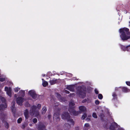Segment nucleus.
Here are the masks:
<instances>
[{"mask_svg": "<svg viewBox=\"0 0 130 130\" xmlns=\"http://www.w3.org/2000/svg\"><path fill=\"white\" fill-rule=\"evenodd\" d=\"M87 116V114L86 113H84L83 115L82 116V119H84L85 118H86Z\"/></svg>", "mask_w": 130, "mask_h": 130, "instance_id": "nucleus-24", "label": "nucleus"}, {"mask_svg": "<svg viewBox=\"0 0 130 130\" xmlns=\"http://www.w3.org/2000/svg\"><path fill=\"white\" fill-rule=\"evenodd\" d=\"M46 109L45 107H43L42 109V113L43 114L46 111Z\"/></svg>", "mask_w": 130, "mask_h": 130, "instance_id": "nucleus-21", "label": "nucleus"}, {"mask_svg": "<svg viewBox=\"0 0 130 130\" xmlns=\"http://www.w3.org/2000/svg\"><path fill=\"white\" fill-rule=\"evenodd\" d=\"M57 94L58 95V96H60V95L59 94Z\"/></svg>", "mask_w": 130, "mask_h": 130, "instance_id": "nucleus-42", "label": "nucleus"}, {"mask_svg": "<svg viewBox=\"0 0 130 130\" xmlns=\"http://www.w3.org/2000/svg\"><path fill=\"white\" fill-rule=\"evenodd\" d=\"M95 92L96 94H98L99 93L97 89H95Z\"/></svg>", "mask_w": 130, "mask_h": 130, "instance_id": "nucleus-34", "label": "nucleus"}, {"mask_svg": "<svg viewBox=\"0 0 130 130\" xmlns=\"http://www.w3.org/2000/svg\"><path fill=\"white\" fill-rule=\"evenodd\" d=\"M67 125V124H66V126Z\"/></svg>", "mask_w": 130, "mask_h": 130, "instance_id": "nucleus-44", "label": "nucleus"}, {"mask_svg": "<svg viewBox=\"0 0 130 130\" xmlns=\"http://www.w3.org/2000/svg\"><path fill=\"white\" fill-rule=\"evenodd\" d=\"M109 129L110 130H116L118 129L119 130H124L122 128H120L119 126H118L117 123L115 122L111 124L109 127Z\"/></svg>", "mask_w": 130, "mask_h": 130, "instance_id": "nucleus-5", "label": "nucleus"}, {"mask_svg": "<svg viewBox=\"0 0 130 130\" xmlns=\"http://www.w3.org/2000/svg\"><path fill=\"white\" fill-rule=\"evenodd\" d=\"M65 92L67 94H69V91L66 90H65Z\"/></svg>", "mask_w": 130, "mask_h": 130, "instance_id": "nucleus-36", "label": "nucleus"}, {"mask_svg": "<svg viewBox=\"0 0 130 130\" xmlns=\"http://www.w3.org/2000/svg\"><path fill=\"white\" fill-rule=\"evenodd\" d=\"M57 80L54 79L52 80H50V82L51 85H53L56 83L57 82Z\"/></svg>", "mask_w": 130, "mask_h": 130, "instance_id": "nucleus-16", "label": "nucleus"}, {"mask_svg": "<svg viewBox=\"0 0 130 130\" xmlns=\"http://www.w3.org/2000/svg\"><path fill=\"white\" fill-rule=\"evenodd\" d=\"M129 24H129V25L130 26V21H129Z\"/></svg>", "mask_w": 130, "mask_h": 130, "instance_id": "nucleus-43", "label": "nucleus"}, {"mask_svg": "<svg viewBox=\"0 0 130 130\" xmlns=\"http://www.w3.org/2000/svg\"><path fill=\"white\" fill-rule=\"evenodd\" d=\"M5 90L6 91V93L8 95L10 96H11V90L10 88L5 87Z\"/></svg>", "mask_w": 130, "mask_h": 130, "instance_id": "nucleus-10", "label": "nucleus"}, {"mask_svg": "<svg viewBox=\"0 0 130 130\" xmlns=\"http://www.w3.org/2000/svg\"><path fill=\"white\" fill-rule=\"evenodd\" d=\"M90 126L89 124L88 123H86L84 124V130H87Z\"/></svg>", "mask_w": 130, "mask_h": 130, "instance_id": "nucleus-15", "label": "nucleus"}, {"mask_svg": "<svg viewBox=\"0 0 130 130\" xmlns=\"http://www.w3.org/2000/svg\"><path fill=\"white\" fill-rule=\"evenodd\" d=\"M22 120V119L20 118L18 120V123H20Z\"/></svg>", "mask_w": 130, "mask_h": 130, "instance_id": "nucleus-28", "label": "nucleus"}, {"mask_svg": "<svg viewBox=\"0 0 130 130\" xmlns=\"http://www.w3.org/2000/svg\"><path fill=\"white\" fill-rule=\"evenodd\" d=\"M53 120L54 121H58L59 120V113H55L53 116Z\"/></svg>", "mask_w": 130, "mask_h": 130, "instance_id": "nucleus-9", "label": "nucleus"}, {"mask_svg": "<svg viewBox=\"0 0 130 130\" xmlns=\"http://www.w3.org/2000/svg\"><path fill=\"white\" fill-rule=\"evenodd\" d=\"M122 91L125 92H128L129 91V90L125 87H123L122 88Z\"/></svg>", "mask_w": 130, "mask_h": 130, "instance_id": "nucleus-20", "label": "nucleus"}, {"mask_svg": "<svg viewBox=\"0 0 130 130\" xmlns=\"http://www.w3.org/2000/svg\"><path fill=\"white\" fill-rule=\"evenodd\" d=\"M0 98L2 102L4 103L3 104H2L0 105V110L3 109L5 108H6L7 106L6 103L5 102L6 101V100L5 98L1 96L0 97Z\"/></svg>", "mask_w": 130, "mask_h": 130, "instance_id": "nucleus-6", "label": "nucleus"}, {"mask_svg": "<svg viewBox=\"0 0 130 130\" xmlns=\"http://www.w3.org/2000/svg\"><path fill=\"white\" fill-rule=\"evenodd\" d=\"M103 97V96L101 94H99L98 96V98L100 99H102Z\"/></svg>", "mask_w": 130, "mask_h": 130, "instance_id": "nucleus-26", "label": "nucleus"}, {"mask_svg": "<svg viewBox=\"0 0 130 130\" xmlns=\"http://www.w3.org/2000/svg\"><path fill=\"white\" fill-rule=\"evenodd\" d=\"M42 76H45V74H43V75H42Z\"/></svg>", "mask_w": 130, "mask_h": 130, "instance_id": "nucleus-41", "label": "nucleus"}, {"mask_svg": "<svg viewBox=\"0 0 130 130\" xmlns=\"http://www.w3.org/2000/svg\"><path fill=\"white\" fill-rule=\"evenodd\" d=\"M112 96H113L114 99H116L117 98V95L115 93H113Z\"/></svg>", "mask_w": 130, "mask_h": 130, "instance_id": "nucleus-27", "label": "nucleus"}, {"mask_svg": "<svg viewBox=\"0 0 130 130\" xmlns=\"http://www.w3.org/2000/svg\"><path fill=\"white\" fill-rule=\"evenodd\" d=\"M70 118V116L68 112H64L62 114V119L68 120L70 123L71 125H73L74 124V122L72 119H69Z\"/></svg>", "mask_w": 130, "mask_h": 130, "instance_id": "nucleus-3", "label": "nucleus"}, {"mask_svg": "<svg viewBox=\"0 0 130 130\" xmlns=\"http://www.w3.org/2000/svg\"><path fill=\"white\" fill-rule=\"evenodd\" d=\"M67 89L70 91H73L74 90L73 86H69L67 87Z\"/></svg>", "mask_w": 130, "mask_h": 130, "instance_id": "nucleus-17", "label": "nucleus"}, {"mask_svg": "<svg viewBox=\"0 0 130 130\" xmlns=\"http://www.w3.org/2000/svg\"><path fill=\"white\" fill-rule=\"evenodd\" d=\"M128 47H129V46H127L126 47H125L124 46H121V48L123 51H126L128 50V51H129V50H128Z\"/></svg>", "mask_w": 130, "mask_h": 130, "instance_id": "nucleus-19", "label": "nucleus"}, {"mask_svg": "<svg viewBox=\"0 0 130 130\" xmlns=\"http://www.w3.org/2000/svg\"><path fill=\"white\" fill-rule=\"evenodd\" d=\"M29 93L31 97L34 99L36 98L37 95L36 94L35 91L34 90H31L29 91Z\"/></svg>", "mask_w": 130, "mask_h": 130, "instance_id": "nucleus-8", "label": "nucleus"}, {"mask_svg": "<svg viewBox=\"0 0 130 130\" xmlns=\"http://www.w3.org/2000/svg\"><path fill=\"white\" fill-rule=\"evenodd\" d=\"M74 105V104L73 102H71L69 103V106L70 108L69 109V111L74 116H76L78 115V113H80V111H75L74 109V107H72Z\"/></svg>", "mask_w": 130, "mask_h": 130, "instance_id": "nucleus-2", "label": "nucleus"}, {"mask_svg": "<svg viewBox=\"0 0 130 130\" xmlns=\"http://www.w3.org/2000/svg\"><path fill=\"white\" fill-rule=\"evenodd\" d=\"M86 93V91L85 90H81L79 93V96L80 97L82 98H84L85 96Z\"/></svg>", "mask_w": 130, "mask_h": 130, "instance_id": "nucleus-12", "label": "nucleus"}, {"mask_svg": "<svg viewBox=\"0 0 130 130\" xmlns=\"http://www.w3.org/2000/svg\"><path fill=\"white\" fill-rule=\"evenodd\" d=\"M14 91L17 92L19 90V88H15L14 89Z\"/></svg>", "mask_w": 130, "mask_h": 130, "instance_id": "nucleus-30", "label": "nucleus"}, {"mask_svg": "<svg viewBox=\"0 0 130 130\" xmlns=\"http://www.w3.org/2000/svg\"><path fill=\"white\" fill-rule=\"evenodd\" d=\"M36 108V107L35 106H33L31 107L30 111V113L32 116H34L37 117L39 115L38 112L35 111Z\"/></svg>", "mask_w": 130, "mask_h": 130, "instance_id": "nucleus-4", "label": "nucleus"}, {"mask_svg": "<svg viewBox=\"0 0 130 130\" xmlns=\"http://www.w3.org/2000/svg\"><path fill=\"white\" fill-rule=\"evenodd\" d=\"M95 103L96 105L99 104V101L98 100H96L95 101Z\"/></svg>", "mask_w": 130, "mask_h": 130, "instance_id": "nucleus-29", "label": "nucleus"}, {"mask_svg": "<svg viewBox=\"0 0 130 130\" xmlns=\"http://www.w3.org/2000/svg\"><path fill=\"white\" fill-rule=\"evenodd\" d=\"M41 106V105L40 104H38V105L37 107H38V108L39 109L40 108Z\"/></svg>", "mask_w": 130, "mask_h": 130, "instance_id": "nucleus-35", "label": "nucleus"}, {"mask_svg": "<svg viewBox=\"0 0 130 130\" xmlns=\"http://www.w3.org/2000/svg\"><path fill=\"white\" fill-rule=\"evenodd\" d=\"M126 84L129 86H130V82H126Z\"/></svg>", "mask_w": 130, "mask_h": 130, "instance_id": "nucleus-33", "label": "nucleus"}, {"mask_svg": "<svg viewBox=\"0 0 130 130\" xmlns=\"http://www.w3.org/2000/svg\"><path fill=\"white\" fill-rule=\"evenodd\" d=\"M5 80V79L4 78H0V81L2 82H3Z\"/></svg>", "mask_w": 130, "mask_h": 130, "instance_id": "nucleus-32", "label": "nucleus"}, {"mask_svg": "<svg viewBox=\"0 0 130 130\" xmlns=\"http://www.w3.org/2000/svg\"><path fill=\"white\" fill-rule=\"evenodd\" d=\"M79 109L81 112H85L86 111V107L84 106H81L79 107Z\"/></svg>", "mask_w": 130, "mask_h": 130, "instance_id": "nucleus-14", "label": "nucleus"}, {"mask_svg": "<svg viewBox=\"0 0 130 130\" xmlns=\"http://www.w3.org/2000/svg\"><path fill=\"white\" fill-rule=\"evenodd\" d=\"M42 80L43 86L44 87H45L46 86H47L48 85V83L47 82L44 80L43 79H42Z\"/></svg>", "mask_w": 130, "mask_h": 130, "instance_id": "nucleus-18", "label": "nucleus"}, {"mask_svg": "<svg viewBox=\"0 0 130 130\" xmlns=\"http://www.w3.org/2000/svg\"><path fill=\"white\" fill-rule=\"evenodd\" d=\"M67 126H67V127H68V128H69L70 127V125H67Z\"/></svg>", "mask_w": 130, "mask_h": 130, "instance_id": "nucleus-39", "label": "nucleus"}, {"mask_svg": "<svg viewBox=\"0 0 130 130\" xmlns=\"http://www.w3.org/2000/svg\"><path fill=\"white\" fill-rule=\"evenodd\" d=\"M5 118V116L4 114H2L0 116V119L2 120L3 123H4L5 126L6 128H8L9 125L8 123L4 120Z\"/></svg>", "mask_w": 130, "mask_h": 130, "instance_id": "nucleus-7", "label": "nucleus"}, {"mask_svg": "<svg viewBox=\"0 0 130 130\" xmlns=\"http://www.w3.org/2000/svg\"><path fill=\"white\" fill-rule=\"evenodd\" d=\"M33 122L34 123H36L37 122V119L36 118H34L33 120Z\"/></svg>", "mask_w": 130, "mask_h": 130, "instance_id": "nucleus-31", "label": "nucleus"}, {"mask_svg": "<svg viewBox=\"0 0 130 130\" xmlns=\"http://www.w3.org/2000/svg\"><path fill=\"white\" fill-rule=\"evenodd\" d=\"M118 89V88H115V90H117Z\"/></svg>", "mask_w": 130, "mask_h": 130, "instance_id": "nucleus-40", "label": "nucleus"}, {"mask_svg": "<svg viewBox=\"0 0 130 130\" xmlns=\"http://www.w3.org/2000/svg\"><path fill=\"white\" fill-rule=\"evenodd\" d=\"M129 30V29L126 28L120 29L119 32L121 34L120 37L122 40H126L130 38V32Z\"/></svg>", "mask_w": 130, "mask_h": 130, "instance_id": "nucleus-1", "label": "nucleus"}, {"mask_svg": "<svg viewBox=\"0 0 130 130\" xmlns=\"http://www.w3.org/2000/svg\"><path fill=\"white\" fill-rule=\"evenodd\" d=\"M21 93V95L23 96H24V95L25 91H24L21 90V91L20 92Z\"/></svg>", "mask_w": 130, "mask_h": 130, "instance_id": "nucleus-23", "label": "nucleus"}, {"mask_svg": "<svg viewBox=\"0 0 130 130\" xmlns=\"http://www.w3.org/2000/svg\"><path fill=\"white\" fill-rule=\"evenodd\" d=\"M17 102L19 105H21L22 102L24 101V99L23 98L21 97H18L17 100Z\"/></svg>", "mask_w": 130, "mask_h": 130, "instance_id": "nucleus-11", "label": "nucleus"}, {"mask_svg": "<svg viewBox=\"0 0 130 130\" xmlns=\"http://www.w3.org/2000/svg\"><path fill=\"white\" fill-rule=\"evenodd\" d=\"M12 104H13V106H12L11 108L12 111L13 112V110L15 107L14 102H12Z\"/></svg>", "mask_w": 130, "mask_h": 130, "instance_id": "nucleus-22", "label": "nucleus"}, {"mask_svg": "<svg viewBox=\"0 0 130 130\" xmlns=\"http://www.w3.org/2000/svg\"><path fill=\"white\" fill-rule=\"evenodd\" d=\"M28 110L27 109L25 110L24 112V115L25 118L27 119L28 118Z\"/></svg>", "mask_w": 130, "mask_h": 130, "instance_id": "nucleus-13", "label": "nucleus"}, {"mask_svg": "<svg viewBox=\"0 0 130 130\" xmlns=\"http://www.w3.org/2000/svg\"><path fill=\"white\" fill-rule=\"evenodd\" d=\"M92 117L94 118H97V116L95 113H93Z\"/></svg>", "mask_w": 130, "mask_h": 130, "instance_id": "nucleus-25", "label": "nucleus"}, {"mask_svg": "<svg viewBox=\"0 0 130 130\" xmlns=\"http://www.w3.org/2000/svg\"><path fill=\"white\" fill-rule=\"evenodd\" d=\"M48 117L49 118H50L51 117V116L50 115H48Z\"/></svg>", "mask_w": 130, "mask_h": 130, "instance_id": "nucleus-38", "label": "nucleus"}, {"mask_svg": "<svg viewBox=\"0 0 130 130\" xmlns=\"http://www.w3.org/2000/svg\"><path fill=\"white\" fill-rule=\"evenodd\" d=\"M70 96H74V94L73 93L71 94H70Z\"/></svg>", "mask_w": 130, "mask_h": 130, "instance_id": "nucleus-37", "label": "nucleus"}]
</instances>
